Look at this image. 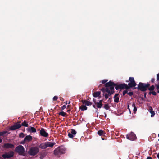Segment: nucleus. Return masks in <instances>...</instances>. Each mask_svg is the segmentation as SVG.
Here are the masks:
<instances>
[{"mask_svg":"<svg viewBox=\"0 0 159 159\" xmlns=\"http://www.w3.org/2000/svg\"><path fill=\"white\" fill-rule=\"evenodd\" d=\"M82 103L83 104L87 106H90L92 104L91 102L86 100H83L82 101Z\"/></svg>","mask_w":159,"mask_h":159,"instance_id":"nucleus-14","label":"nucleus"},{"mask_svg":"<svg viewBox=\"0 0 159 159\" xmlns=\"http://www.w3.org/2000/svg\"><path fill=\"white\" fill-rule=\"evenodd\" d=\"M101 94V92L100 91H97L93 93V95L94 97H99Z\"/></svg>","mask_w":159,"mask_h":159,"instance_id":"nucleus-15","label":"nucleus"},{"mask_svg":"<svg viewBox=\"0 0 159 159\" xmlns=\"http://www.w3.org/2000/svg\"><path fill=\"white\" fill-rule=\"evenodd\" d=\"M21 126V124L19 123H16L14 125L11 127L10 128V129L11 130H14L20 128Z\"/></svg>","mask_w":159,"mask_h":159,"instance_id":"nucleus-9","label":"nucleus"},{"mask_svg":"<svg viewBox=\"0 0 159 159\" xmlns=\"http://www.w3.org/2000/svg\"><path fill=\"white\" fill-rule=\"evenodd\" d=\"M27 130L29 132L35 133L36 132V130L34 128L30 126L27 129Z\"/></svg>","mask_w":159,"mask_h":159,"instance_id":"nucleus-11","label":"nucleus"},{"mask_svg":"<svg viewBox=\"0 0 159 159\" xmlns=\"http://www.w3.org/2000/svg\"><path fill=\"white\" fill-rule=\"evenodd\" d=\"M32 139V137L30 135H28L24 138V141L25 142H29L31 141Z\"/></svg>","mask_w":159,"mask_h":159,"instance_id":"nucleus-12","label":"nucleus"},{"mask_svg":"<svg viewBox=\"0 0 159 159\" xmlns=\"http://www.w3.org/2000/svg\"><path fill=\"white\" fill-rule=\"evenodd\" d=\"M24 141H22L21 142V143L22 144H24Z\"/></svg>","mask_w":159,"mask_h":159,"instance_id":"nucleus-45","label":"nucleus"},{"mask_svg":"<svg viewBox=\"0 0 159 159\" xmlns=\"http://www.w3.org/2000/svg\"><path fill=\"white\" fill-rule=\"evenodd\" d=\"M71 133L72 134H74V135H75L76 133V131H75V130L74 129H72L71 130Z\"/></svg>","mask_w":159,"mask_h":159,"instance_id":"nucleus-29","label":"nucleus"},{"mask_svg":"<svg viewBox=\"0 0 159 159\" xmlns=\"http://www.w3.org/2000/svg\"><path fill=\"white\" fill-rule=\"evenodd\" d=\"M149 94H152L154 95H155L156 94V93L155 91H150L149 92Z\"/></svg>","mask_w":159,"mask_h":159,"instance_id":"nucleus-30","label":"nucleus"},{"mask_svg":"<svg viewBox=\"0 0 159 159\" xmlns=\"http://www.w3.org/2000/svg\"><path fill=\"white\" fill-rule=\"evenodd\" d=\"M129 82L128 83V85L130 87H134L136 86V84L133 77L129 78Z\"/></svg>","mask_w":159,"mask_h":159,"instance_id":"nucleus-6","label":"nucleus"},{"mask_svg":"<svg viewBox=\"0 0 159 159\" xmlns=\"http://www.w3.org/2000/svg\"><path fill=\"white\" fill-rule=\"evenodd\" d=\"M6 132H0V136H2L4 134H5Z\"/></svg>","mask_w":159,"mask_h":159,"instance_id":"nucleus-37","label":"nucleus"},{"mask_svg":"<svg viewBox=\"0 0 159 159\" xmlns=\"http://www.w3.org/2000/svg\"><path fill=\"white\" fill-rule=\"evenodd\" d=\"M70 109L68 110H67V112H70Z\"/></svg>","mask_w":159,"mask_h":159,"instance_id":"nucleus-47","label":"nucleus"},{"mask_svg":"<svg viewBox=\"0 0 159 159\" xmlns=\"http://www.w3.org/2000/svg\"><path fill=\"white\" fill-rule=\"evenodd\" d=\"M157 80L159 81V74H158L157 75Z\"/></svg>","mask_w":159,"mask_h":159,"instance_id":"nucleus-38","label":"nucleus"},{"mask_svg":"<svg viewBox=\"0 0 159 159\" xmlns=\"http://www.w3.org/2000/svg\"><path fill=\"white\" fill-rule=\"evenodd\" d=\"M128 108L129 109V111H130V109L129 108V105H128Z\"/></svg>","mask_w":159,"mask_h":159,"instance_id":"nucleus-48","label":"nucleus"},{"mask_svg":"<svg viewBox=\"0 0 159 159\" xmlns=\"http://www.w3.org/2000/svg\"><path fill=\"white\" fill-rule=\"evenodd\" d=\"M24 136V134L23 133H21L19 134V137L20 138H23Z\"/></svg>","mask_w":159,"mask_h":159,"instance_id":"nucleus-31","label":"nucleus"},{"mask_svg":"<svg viewBox=\"0 0 159 159\" xmlns=\"http://www.w3.org/2000/svg\"><path fill=\"white\" fill-rule=\"evenodd\" d=\"M147 159H152V158L150 157H148Z\"/></svg>","mask_w":159,"mask_h":159,"instance_id":"nucleus-42","label":"nucleus"},{"mask_svg":"<svg viewBox=\"0 0 159 159\" xmlns=\"http://www.w3.org/2000/svg\"><path fill=\"white\" fill-rule=\"evenodd\" d=\"M158 92L159 93V90L158 91Z\"/></svg>","mask_w":159,"mask_h":159,"instance_id":"nucleus-55","label":"nucleus"},{"mask_svg":"<svg viewBox=\"0 0 159 159\" xmlns=\"http://www.w3.org/2000/svg\"><path fill=\"white\" fill-rule=\"evenodd\" d=\"M68 136L70 138H72L74 137L73 135L71 133H69L68 134Z\"/></svg>","mask_w":159,"mask_h":159,"instance_id":"nucleus-32","label":"nucleus"},{"mask_svg":"<svg viewBox=\"0 0 159 159\" xmlns=\"http://www.w3.org/2000/svg\"><path fill=\"white\" fill-rule=\"evenodd\" d=\"M14 154V152L11 151L8 153H6L2 155V157L4 158H8L12 157Z\"/></svg>","mask_w":159,"mask_h":159,"instance_id":"nucleus-8","label":"nucleus"},{"mask_svg":"<svg viewBox=\"0 0 159 159\" xmlns=\"http://www.w3.org/2000/svg\"><path fill=\"white\" fill-rule=\"evenodd\" d=\"M107 81H108L107 80H104L102 81V84H104L105 83H106V82H107Z\"/></svg>","mask_w":159,"mask_h":159,"instance_id":"nucleus-35","label":"nucleus"},{"mask_svg":"<svg viewBox=\"0 0 159 159\" xmlns=\"http://www.w3.org/2000/svg\"><path fill=\"white\" fill-rule=\"evenodd\" d=\"M154 86L152 85L148 88V89L150 91H153L154 90Z\"/></svg>","mask_w":159,"mask_h":159,"instance_id":"nucleus-26","label":"nucleus"},{"mask_svg":"<svg viewBox=\"0 0 159 159\" xmlns=\"http://www.w3.org/2000/svg\"><path fill=\"white\" fill-rule=\"evenodd\" d=\"M127 93V90L124 91L123 92V95H124L125 94H126Z\"/></svg>","mask_w":159,"mask_h":159,"instance_id":"nucleus-39","label":"nucleus"},{"mask_svg":"<svg viewBox=\"0 0 159 159\" xmlns=\"http://www.w3.org/2000/svg\"><path fill=\"white\" fill-rule=\"evenodd\" d=\"M157 157L158 159H159V153L157 155Z\"/></svg>","mask_w":159,"mask_h":159,"instance_id":"nucleus-44","label":"nucleus"},{"mask_svg":"<svg viewBox=\"0 0 159 159\" xmlns=\"http://www.w3.org/2000/svg\"><path fill=\"white\" fill-rule=\"evenodd\" d=\"M66 149L65 148L60 147H58L54 150V154L56 155H59L65 153Z\"/></svg>","mask_w":159,"mask_h":159,"instance_id":"nucleus-3","label":"nucleus"},{"mask_svg":"<svg viewBox=\"0 0 159 159\" xmlns=\"http://www.w3.org/2000/svg\"><path fill=\"white\" fill-rule=\"evenodd\" d=\"M127 86L125 84H122L119 86L118 87H116V89H117L118 88L123 89L124 88H127Z\"/></svg>","mask_w":159,"mask_h":159,"instance_id":"nucleus-16","label":"nucleus"},{"mask_svg":"<svg viewBox=\"0 0 159 159\" xmlns=\"http://www.w3.org/2000/svg\"><path fill=\"white\" fill-rule=\"evenodd\" d=\"M58 98V97L57 96H55L53 98V101H56Z\"/></svg>","mask_w":159,"mask_h":159,"instance_id":"nucleus-33","label":"nucleus"},{"mask_svg":"<svg viewBox=\"0 0 159 159\" xmlns=\"http://www.w3.org/2000/svg\"><path fill=\"white\" fill-rule=\"evenodd\" d=\"M104 108L106 110H108L109 108V106L108 104H105L104 106Z\"/></svg>","mask_w":159,"mask_h":159,"instance_id":"nucleus-28","label":"nucleus"},{"mask_svg":"<svg viewBox=\"0 0 159 159\" xmlns=\"http://www.w3.org/2000/svg\"><path fill=\"white\" fill-rule=\"evenodd\" d=\"M132 108H133V111L134 113H135L137 110V109L135 106V104L134 103H133L131 105Z\"/></svg>","mask_w":159,"mask_h":159,"instance_id":"nucleus-23","label":"nucleus"},{"mask_svg":"<svg viewBox=\"0 0 159 159\" xmlns=\"http://www.w3.org/2000/svg\"><path fill=\"white\" fill-rule=\"evenodd\" d=\"M67 101H66V105H67Z\"/></svg>","mask_w":159,"mask_h":159,"instance_id":"nucleus-51","label":"nucleus"},{"mask_svg":"<svg viewBox=\"0 0 159 159\" xmlns=\"http://www.w3.org/2000/svg\"><path fill=\"white\" fill-rule=\"evenodd\" d=\"M22 125L24 126L27 127L28 126V124L25 122L24 121L22 123Z\"/></svg>","mask_w":159,"mask_h":159,"instance_id":"nucleus-27","label":"nucleus"},{"mask_svg":"<svg viewBox=\"0 0 159 159\" xmlns=\"http://www.w3.org/2000/svg\"><path fill=\"white\" fill-rule=\"evenodd\" d=\"M148 110L149 112L151 114V117H153L155 114L154 111L152 110V108L151 107H148Z\"/></svg>","mask_w":159,"mask_h":159,"instance_id":"nucleus-13","label":"nucleus"},{"mask_svg":"<svg viewBox=\"0 0 159 159\" xmlns=\"http://www.w3.org/2000/svg\"><path fill=\"white\" fill-rule=\"evenodd\" d=\"M102 140H104V139L103 138L102 139Z\"/></svg>","mask_w":159,"mask_h":159,"instance_id":"nucleus-56","label":"nucleus"},{"mask_svg":"<svg viewBox=\"0 0 159 159\" xmlns=\"http://www.w3.org/2000/svg\"><path fill=\"white\" fill-rule=\"evenodd\" d=\"M40 158H41H41H43V157H41V156H40Z\"/></svg>","mask_w":159,"mask_h":159,"instance_id":"nucleus-52","label":"nucleus"},{"mask_svg":"<svg viewBox=\"0 0 159 159\" xmlns=\"http://www.w3.org/2000/svg\"><path fill=\"white\" fill-rule=\"evenodd\" d=\"M69 106H70L69 105H68L67 106V108H69Z\"/></svg>","mask_w":159,"mask_h":159,"instance_id":"nucleus-50","label":"nucleus"},{"mask_svg":"<svg viewBox=\"0 0 159 159\" xmlns=\"http://www.w3.org/2000/svg\"><path fill=\"white\" fill-rule=\"evenodd\" d=\"M127 138L131 140H133L136 139L135 135L133 133H131L130 134H128L126 136Z\"/></svg>","mask_w":159,"mask_h":159,"instance_id":"nucleus-7","label":"nucleus"},{"mask_svg":"<svg viewBox=\"0 0 159 159\" xmlns=\"http://www.w3.org/2000/svg\"><path fill=\"white\" fill-rule=\"evenodd\" d=\"M156 87L157 90H159V84L156 85Z\"/></svg>","mask_w":159,"mask_h":159,"instance_id":"nucleus-40","label":"nucleus"},{"mask_svg":"<svg viewBox=\"0 0 159 159\" xmlns=\"http://www.w3.org/2000/svg\"><path fill=\"white\" fill-rule=\"evenodd\" d=\"M46 143L47 147H52L55 144V143L52 142H46Z\"/></svg>","mask_w":159,"mask_h":159,"instance_id":"nucleus-17","label":"nucleus"},{"mask_svg":"<svg viewBox=\"0 0 159 159\" xmlns=\"http://www.w3.org/2000/svg\"><path fill=\"white\" fill-rule=\"evenodd\" d=\"M39 149L37 147H31L28 151V153L31 156H35L39 152Z\"/></svg>","mask_w":159,"mask_h":159,"instance_id":"nucleus-2","label":"nucleus"},{"mask_svg":"<svg viewBox=\"0 0 159 159\" xmlns=\"http://www.w3.org/2000/svg\"><path fill=\"white\" fill-rule=\"evenodd\" d=\"M66 108V105H63L61 108V110H63L64 109H65Z\"/></svg>","mask_w":159,"mask_h":159,"instance_id":"nucleus-34","label":"nucleus"},{"mask_svg":"<svg viewBox=\"0 0 159 159\" xmlns=\"http://www.w3.org/2000/svg\"><path fill=\"white\" fill-rule=\"evenodd\" d=\"M104 96L106 99L108 98L109 96L107 94H104Z\"/></svg>","mask_w":159,"mask_h":159,"instance_id":"nucleus-36","label":"nucleus"},{"mask_svg":"<svg viewBox=\"0 0 159 159\" xmlns=\"http://www.w3.org/2000/svg\"><path fill=\"white\" fill-rule=\"evenodd\" d=\"M149 86L148 84H143L142 83H140L138 85V87L142 91H145L146 90L148 87Z\"/></svg>","mask_w":159,"mask_h":159,"instance_id":"nucleus-4","label":"nucleus"},{"mask_svg":"<svg viewBox=\"0 0 159 159\" xmlns=\"http://www.w3.org/2000/svg\"><path fill=\"white\" fill-rule=\"evenodd\" d=\"M155 79H152L151 80V81L152 82H154V81Z\"/></svg>","mask_w":159,"mask_h":159,"instance_id":"nucleus-41","label":"nucleus"},{"mask_svg":"<svg viewBox=\"0 0 159 159\" xmlns=\"http://www.w3.org/2000/svg\"><path fill=\"white\" fill-rule=\"evenodd\" d=\"M115 84L113 82L110 81L105 84V86L106 87V89L103 88L101 90L102 92H105V91L108 93V95H110L114 93V86Z\"/></svg>","mask_w":159,"mask_h":159,"instance_id":"nucleus-1","label":"nucleus"},{"mask_svg":"<svg viewBox=\"0 0 159 159\" xmlns=\"http://www.w3.org/2000/svg\"><path fill=\"white\" fill-rule=\"evenodd\" d=\"M15 151L18 153L20 155H24L25 149L23 146L19 145L16 147Z\"/></svg>","mask_w":159,"mask_h":159,"instance_id":"nucleus-5","label":"nucleus"},{"mask_svg":"<svg viewBox=\"0 0 159 159\" xmlns=\"http://www.w3.org/2000/svg\"><path fill=\"white\" fill-rule=\"evenodd\" d=\"M2 141V140L1 139H0V143H1Z\"/></svg>","mask_w":159,"mask_h":159,"instance_id":"nucleus-46","label":"nucleus"},{"mask_svg":"<svg viewBox=\"0 0 159 159\" xmlns=\"http://www.w3.org/2000/svg\"><path fill=\"white\" fill-rule=\"evenodd\" d=\"M102 100H100L99 102L102 104Z\"/></svg>","mask_w":159,"mask_h":159,"instance_id":"nucleus-43","label":"nucleus"},{"mask_svg":"<svg viewBox=\"0 0 159 159\" xmlns=\"http://www.w3.org/2000/svg\"><path fill=\"white\" fill-rule=\"evenodd\" d=\"M40 148L43 149H45L47 148L46 143H41L39 146Z\"/></svg>","mask_w":159,"mask_h":159,"instance_id":"nucleus-19","label":"nucleus"},{"mask_svg":"<svg viewBox=\"0 0 159 159\" xmlns=\"http://www.w3.org/2000/svg\"><path fill=\"white\" fill-rule=\"evenodd\" d=\"M93 107H94V108H95V105H93Z\"/></svg>","mask_w":159,"mask_h":159,"instance_id":"nucleus-54","label":"nucleus"},{"mask_svg":"<svg viewBox=\"0 0 159 159\" xmlns=\"http://www.w3.org/2000/svg\"><path fill=\"white\" fill-rule=\"evenodd\" d=\"M128 94H129L130 95L132 94V93H129Z\"/></svg>","mask_w":159,"mask_h":159,"instance_id":"nucleus-49","label":"nucleus"},{"mask_svg":"<svg viewBox=\"0 0 159 159\" xmlns=\"http://www.w3.org/2000/svg\"><path fill=\"white\" fill-rule=\"evenodd\" d=\"M93 101L94 102V103L95 104L97 105V107L98 108H101L102 106V104H101L99 102H95L94 99H93Z\"/></svg>","mask_w":159,"mask_h":159,"instance_id":"nucleus-22","label":"nucleus"},{"mask_svg":"<svg viewBox=\"0 0 159 159\" xmlns=\"http://www.w3.org/2000/svg\"><path fill=\"white\" fill-rule=\"evenodd\" d=\"M59 115H61L62 116H65L66 115V113L65 112H63V111H61V112H60L59 113Z\"/></svg>","mask_w":159,"mask_h":159,"instance_id":"nucleus-25","label":"nucleus"},{"mask_svg":"<svg viewBox=\"0 0 159 159\" xmlns=\"http://www.w3.org/2000/svg\"><path fill=\"white\" fill-rule=\"evenodd\" d=\"M70 101H69V102L68 103V104H70Z\"/></svg>","mask_w":159,"mask_h":159,"instance_id":"nucleus-53","label":"nucleus"},{"mask_svg":"<svg viewBox=\"0 0 159 159\" xmlns=\"http://www.w3.org/2000/svg\"><path fill=\"white\" fill-rule=\"evenodd\" d=\"M158 137H159V134H158Z\"/></svg>","mask_w":159,"mask_h":159,"instance_id":"nucleus-57","label":"nucleus"},{"mask_svg":"<svg viewBox=\"0 0 159 159\" xmlns=\"http://www.w3.org/2000/svg\"><path fill=\"white\" fill-rule=\"evenodd\" d=\"M105 134V132L102 130H100L98 132V134L100 136L103 135Z\"/></svg>","mask_w":159,"mask_h":159,"instance_id":"nucleus-21","label":"nucleus"},{"mask_svg":"<svg viewBox=\"0 0 159 159\" xmlns=\"http://www.w3.org/2000/svg\"><path fill=\"white\" fill-rule=\"evenodd\" d=\"M40 134L42 136L44 137H47L48 136V134L46 132L43 128H42L40 130Z\"/></svg>","mask_w":159,"mask_h":159,"instance_id":"nucleus-10","label":"nucleus"},{"mask_svg":"<svg viewBox=\"0 0 159 159\" xmlns=\"http://www.w3.org/2000/svg\"><path fill=\"white\" fill-rule=\"evenodd\" d=\"M80 108L82 111H84L87 109V107L86 106L84 105L81 106L80 107Z\"/></svg>","mask_w":159,"mask_h":159,"instance_id":"nucleus-24","label":"nucleus"},{"mask_svg":"<svg viewBox=\"0 0 159 159\" xmlns=\"http://www.w3.org/2000/svg\"><path fill=\"white\" fill-rule=\"evenodd\" d=\"M118 95V94H116L115 95V96L114 97V101L116 102H119V98L117 96Z\"/></svg>","mask_w":159,"mask_h":159,"instance_id":"nucleus-20","label":"nucleus"},{"mask_svg":"<svg viewBox=\"0 0 159 159\" xmlns=\"http://www.w3.org/2000/svg\"><path fill=\"white\" fill-rule=\"evenodd\" d=\"M4 147L7 148H13L14 147V145L11 144L7 143L4 145Z\"/></svg>","mask_w":159,"mask_h":159,"instance_id":"nucleus-18","label":"nucleus"}]
</instances>
